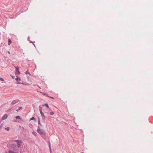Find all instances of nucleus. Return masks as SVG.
Wrapping results in <instances>:
<instances>
[{"mask_svg":"<svg viewBox=\"0 0 153 153\" xmlns=\"http://www.w3.org/2000/svg\"><path fill=\"white\" fill-rule=\"evenodd\" d=\"M10 148L13 149L14 150H16L17 147V145L16 143H12L10 145Z\"/></svg>","mask_w":153,"mask_h":153,"instance_id":"nucleus-3","label":"nucleus"},{"mask_svg":"<svg viewBox=\"0 0 153 153\" xmlns=\"http://www.w3.org/2000/svg\"><path fill=\"white\" fill-rule=\"evenodd\" d=\"M5 129L6 130H7V131H8L9 130V129H10V128L9 127H7L6 128H5Z\"/></svg>","mask_w":153,"mask_h":153,"instance_id":"nucleus-17","label":"nucleus"},{"mask_svg":"<svg viewBox=\"0 0 153 153\" xmlns=\"http://www.w3.org/2000/svg\"><path fill=\"white\" fill-rule=\"evenodd\" d=\"M16 80L18 82V83L19 84H20L21 83V82H19V81H20L21 80V79L20 77H17L16 78Z\"/></svg>","mask_w":153,"mask_h":153,"instance_id":"nucleus-7","label":"nucleus"},{"mask_svg":"<svg viewBox=\"0 0 153 153\" xmlns=\"http://www.w3.org/2000/svg\"><path fill=\"white\" fill-rule=\"evenodd\" d=\"M41 116L42 117V118L43 120H44V122L45 121V115L43 113V114H41Z\"/></svg>","mask_w":153,"mask_h":153,"instance_id":"nucleus-9","label":"nucleus"},{"mask_svg":"<svg viewBox=\"0 0 153 153\" xmlns=\"http://www.w3.org/2000/svg\"><path fill=\"white\" fill-rule=\"evenodd\" d=\"M8 152L9 153H16V152H15L12 151L10 150L8 151Z\"/></svg>","mask_w":153,"mask_h":153,"instance_id":"nucleus-11","label":"nucleus"},{"mask_svg":"<svg viewBox=\"0 0 153 153\" xmlns=\"http://www.w3.org/2000/svg\"><path fill=\"white\" fill-rule=\"evenodd\" d=\"M39 110L41 114H43V112H42V107H41V106H39Z\"/></svg>","mask_w":153,"mask_h":153,"instance_id":"nucleus-8","label":"nucleus"},{"mask_svg":"<svg viewBox=\"0 0 153 153\" xmlns=\"http://www.w3.org/2000/svg\"><path fill=\"white\" fill-rule=\"evenodd\" d=\"M33 45L34 46V47H36L35 46V45L33 43Z\"/></svg>","mask_w":153,"mask_h":153,"instance_id":"nucleus-26","label":"nucleus"},{"mask_svg":"<svg viewBox=\"0 0 153 153\" xmlns=\"http://www.w3.org/2000/svg\"><path fill=\"white\" fill-rule=\"evenodd\" d=\"M30 74V73H29V72H28V71H26L25 72V74Z\"/></svg>","mask_w":153,"mask_h":153,"instance_id":"nucleus-22","label":"nucleus"},{"mask_svg":"<svg viewBox=\"0 0 153 153\" xmlns=\"http://www.w3.org/2000/svg\"><path fill=\"white\" fill-rule=\"evenodd\" d=\"M14 142L17 143V146L18 148L20 147L21 146V143H22V141L21 140H14Z\"/></svg>","mask_w":153,"mask_h":153,"instance_id":"nucleus-2","label":"nucleus"},{"mask_svg":"<svg viewBox=\"0 0 153 153\" xmlns=\"http://www.w3.org/2000/svg\"><path fill=\"white\" fill-rule=\"evenodd\" d=\"M50 114L51 115H53L54 114V113L53 112H51L50 113Z\"/></svg>","mask_w":153,"mask_h":153,"instance_id":"nucleus-18","label":"nucleus"},{"mask_svg":"<svg viewBox=\"0 0 153 153\" xmlns=\"http://www.w3.org/2000/svg\"><path fill=\"white\" fill-rule=\"evenodd\" d=\"M22 84H24V83H22Z\"/></svg>","mask_w":153,"mask_h":153,"instance_id":"nucleus-30","label":"nucleus"},{"mask_svg":"<svg viewBox=\"0 0 153 153\" xmlns=\"http://www.w3.org/2000/svg\"><path fill=\"white\" fill-rule=\"evenodd\" d=\"M0 80L2 81H4V79L1 77H0Z\"/></svg>","mask_w":153,"mask_h":153,"instance_id":"nucleus-19","label":"nucleus"},{"mask_svg":"<svg viewBox=\"0 0 153 153\" xmlns=\"http://www.w3.org/2000/svg\"><path fill=\"white\" fill-rule=\"evenodd\" d=\"M30 43H32V42L31 41H30Z\"/></svg>","mask_w":153,"mask_h":153,"instance_id":"nucleus-28","label":"nucleus"},{"mask_svg":"<svg viewBox=\"0 0 153 153\" xmlns=\"http://www.w3.org/2000/svg\"><path fill=\"white\" fill-rule=\"evenodd\" d=\"M49 148L50 152L51 153V145L50 143L49 144Z\"/></svg>","mask_w":153,"mask_h":153,"instance_id":"nucleus-15","label":"nucleus"},{"mask_svg":"<svg viewBox=\"0 0 153 153\" xmlns=\"http://www.w3.org/2000/svg\"><path fill=\"white\" fill-rule=\"evenodd\" d=\"M51 98H52V99H54V98L53 97H51Z\"/></svg>","mask_w":153,"mask_h":153,"instance_id":"nucleus-24","label":"nucleus"},{"mask_svg":"<svg viewBox=\"0 0 153 153\" xmlns=\"http://www.w3.org/2000/svg\"><path fill=\"white\" fill-rule=\"evenodd\" d=\"M7 52H8V53L9 54H10V52L9 51H7Z\"/></svg>","mask_w":153,"mask_h":153,"instance_id":"nucleus-23","label":"nucleus"},{"mask_svg":"<svg viewBox=\"0 0 153 153\" xmlns=\"http://www.w3.org/2000/svg\"><path fill=\"white\" fill-rule=\"evenodd\" d=\"M29 38H29V37H28V41H30V40H29Z\"/></svg>","mask_w":153,"mask_h":153,"instance_id":"nucleus-25","label":"nucleus"},{"mask_svg":"<svg viewBox=\"0 0 153 153\" xmlns=\"http://www.w3.org/2000/svg\"><path fill=\"white\" fill-rule=\"evenodd\" d=\"M15 118L17 119H20V117L19 116H16Z\"/></svg>","mask_w":153,"mask_h":153,"instance_id":"nucleus-16","label":"nucleus"},{"mask_svg":"<svg viewBox=\"0 0 153 153\" xmlns=\"http://www.w3.org/2000/svg\"><path fill=\"white\" fill-rule=\"evenodd\" d=\"M43 106H45L47 108H48V105L47 104H45L42 105Z\"/></svg>","mask_w":153,"mask_h":153,"instance_id":"nucleus-13","label":"nucleus"},{"mask_svg":"<svg viewBox=\"0 0 153 153\" xmlns=\"http://www.w3.org/2000/svg\"><path fill=\"white\" fill-rule=\"evenodd\" d=\"M8 45H10V43L12 42L11 40L10 39H8Z\"/></svg>","mask_w":153,"mask_h":153,"instance_id":"nucleus-12","label":"nucleus"},{"mask_svg":"<svg viewBox=\"0 0 153 153\" xmlns=\"http://www.w3.org/2000/svg\"><path fill=\"white\" fill-rule=\"evenodd\" d=\"M22 107H19L18 109L16 110V111H18L21 109L22 108Z\"/></svg>","mask_w":153,"mask_h":153,"instance_id":"nucleus-21","label":"nucleus"},{"mask_svg":"<svg viewBox=\"0 0 153 153\" xmlns=\"http://www.w3.org/2000/svg\"><path fill=\"white\" fill-rule=\"evenodd\" d=\"M32 134L35 136H36L37 135V133L35 132H32Z\"/></svg>","mask_w":153,"mask_h":153,"instance_id":"nucleus-14","label":"nucleus"},{"mask_svg":"<svg viewBox=\"0 0 153 153\" xmlns=\"http://www.w3.org/2000/svg\"><path fill=\"white\" fill-rule=\"evenodd\" d=\"M38 124L39 125H40V126H42V125L41 124V123H40V118L39 117L38 118Z\"/></svg>","mask_w":153,"mask_h":153,"instance_id":"nucleus-10","label":"nucleus"},{"mask_svg":"<svg viewBox=\"0 0 153 153\" xmlns=\"http://www.w3.org/2000/svg\"><path fill=\"white\" fill-rule=\"evenodd\" d=\"M20 100H14L11 103V105H13L14 106H15L16 104L19 102Z\"/></svg>","mask_w":153,"mask_h":153,"instance_id":"nucleus-4","label":"nucleus"},{"mask_svg":"<svg viewBox=\"0 0 153 153\" xmlns=\"http://www.w3.org/2000/svg\"><path fill=\"white\" fill-rule=\"evenodd\" d=\"M7 117V114H5L2 117V119L4 120L6 119Z\"/></svg>","mask_w":153,"mask_h":153,"instance_id":"nucleus-6","label":"nucleus"},{"mask_svg":"<svg viewBox=\"0 0 153 153\" xmlns=\"http://www.w3.org/2000/svg\"><path fill=\"white\" fill-rule=\"evenodd\" d=\"M12 77L13 79H14V76H12Z\"/></svg>","mask_w":153,"mask_h":153,"instance_id":"nucleus-27","label":"nucleus"},{"mask_svg":"<svg viewBox=\"0 0 153 153\" xmlns=\"http://www.w3.org/2000/svg\"><path fill=\"white\" fill-rule=\"evenodd\" d=\"M15 68L16 69V74L17 75L20 74V73L19 71V68L18 67H15Z\"/></svg>","mask_w":153,"mask_h":153,"instance_id":"nucleus-5","label":"nucleus"},{"mask_svg":"<svg viewBox=\"0 0 153 153\" xmlns=\"http://www.w3.org/2000/svg\"><path fill=\"white\" fill-rule=\"evenodd\" d=\"M37 132L43 138L45 136V131L42 129H41L39 126H38V128L37 130Z\"/></svg>","mask_w":153,"mask_h":153,"instance_id":"nucleus-1","label":"nucleus"},{"mask_svg":"<svg viewBox=\"0 0 153 153\" xmlns=\"http://www.w3.org/2000/svg\"><path fill=\"white\" fill-rule=\"evenodd\" d=\"M35 119L34 117H33L30 118V120H35Z\"/></svg>","mask_w":153,"mask_h":153,"instance_id":"nucleus-20","label":"nucleus"},{"mask_svg":"<svg viewBox=\"0 0 153 153\" xmlns=\"http://www.w3.org/2000/svg\"><path fill=\"white\" fill-rule=\"evenodd\" d=\"M46 95V94H44V95Z\"/></svg>","mask_w":153,"mask_h":153,"instance_id":"nucleus-29","label":"nucleus"}]
</instances>
